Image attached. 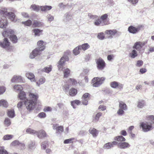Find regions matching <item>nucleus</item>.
Returning a JSON list of instances; mask_svg holds the SVG:
<instances>
[{"mask_svg":"<svg viewBox=\"0 0 154 154\" xmlns=\"http://www.w3.org/2000/svg\"><path fill=\"white\" fill-rule=\"evenodd\" d=\"M90 95L88 93H85L84 94L82 98V103L85 105L88 104V100H89Z\"/></svg>","mask_w":154,"mask_h":154,"instance_id":"13","label":"nucleus"},{"mask_svg":"<svg viewBox=\"0 0 154 154\" xmlns=\"http://www.w3.org/2000/svg\"><path fill=\"white\" fill-rule=\"evenodd\" d=\"M89 131L93 137H96L98 134V131L94 128H90Z\"/></svg>","mask_w":154,"mask_h":154,"instance_id":"23","label":"nucleus"},{"mask_svg":"<svg viewBox=\"0 0 154 154\" xmlns=\"http://www.w3.org/2000/svg\"><path fill=\"white\" fill-rule=\"evenodd\" d=\"M8 106V103L6 100L2 99L0 100V106H2L6 108Z\"/></svg>","mask_w":154,"mask_h":154,"instance_id":"32","label":"nucleus"},{"mask_svg":"<svg viewBox=\"0 0 154 154\" xmlns=\"http://www.w3.org/2000/svg\"><path fill=\"white\" fill-rule=\"evenodd\" d=\"M0 154H8L7 151L3 146H0Z\"/></svg>","mask_w":154,"mask_h":154,"instance_id":"45","label":"nucleus"},{"mask_svg":"<svg viewBox=\"0 0 154 154\" xmlns=\"http://www.w3.org/2000/svg\"><path fill=\"white\" fill-rule=\"evenodd\" d=\"M119 106L120 108L124 110H125L127 109V106L126 104L123 102L120 101L119 102Z\"/></svg>","mask_w":154,"mask_h":154,"instance_id":"36","label":"nucleus"},{"mask_svg":"<svg viewBox=\"0 0 154 154\" xmlns=\"http://www.w3.org/2000/svg\"><path fill=\"white\" fill-rule=\"evenodd\" d=\"M72 15L71 13L69 12H67L64 14L63 20L65 23H67L72 19Z\"/></svg>","mask_w":154,"mask_h":154,"instance_id":"17","label":"nucleus"},{"mask_svg":"<svg viewBox=\"0 0 154 154\" xmlns=\"http://www.w3.org/2000/svg\"><path fill=\"white\" fill-rule=\"evenodd\" d=\"M13 32V31L11 29H8L5 30L2 33V35L4 37H6L12 34Z\"/></svg>","mask_w":154,"mask_h":154,"instance_id":"21","label":"nucleus"},{"mask_svg":"<svg viewBox=\"0 0 154 154\" xmlns=\"http://www.w3.org/2000/svg\"><path fill=\"white\" fill-rule=\"evenodd\" d=\"M38 116L41 118H43L45 117L46 116V114L43 112H42L39 113L38 115Z\"/></svg>","mask_w":154,"mask_h":154,"instance_id":"56","label":"nucleus"},{"mask_svg":"<svg viewBox=\"0 0 154 154\" xmlns=\"http://www.w3.org/2000/svg\"><path fill=\"white\" fill-rule=\"evenodd\" d=\"M42 51L40 50L38 48H35L30 53L29 58L31 59L34 58L35 57L40 55L41 54V52Z\"/></svg>","mask_w":154,"mask_h":154,"instance_id":"9","label":"nucleus"},{"mask_svg":"<svg viewBox=\"0 0 154 154\" xmlns=\"http://www.w3.org/2000/svg\"><path fill=\"white\" fill-rule=\"evenodd\" d=\"M145 102L144 100H140L138 101L137 106L139 108H142L145 105Z\"/></svg>","mask_w":154,"mask_h":154,"instance_id":"34","label":"nucleus"},{"mask_svg":"<svg viewBox=\"0 0 154 154\" xmlns=\"http://www.w3.org/2000/svg\"><path fill=\"white\" fill-rule=\"evenodd\" d=\"M10 43L9 42L8 38H4V39L1 41H0V46L5 49L8 50L9 48Z\"/></svg>","mask_w":154,"mask_h":154,"instance_id":"8","label":"nucleus"},{"mask_svg":"<svg viewBox=\"0 0 154 154\" xmlns=\"http://www.w3.org/2000/svg\"><path fill=\"white\" fill-rule=\"evenodd\" d=\"M74 139V138H72L65 140L64 141V143H69L72 142V140Z\"/></svg>","mask_w":154,"mask_h":154,"instance_id":"54","label":"nucleus"},{"mask_svg":"<svg viewBox=\"0 0 154 154\" xmlns=\"http://www.w3.org/2000/svg\"><path fill=\"white\" fill-rule=\"evenodd\" d=\"M57 132L60 133L63 132V127L61 126H60L58 127L57 130Z\"/></svg>","mask_w":154,"mask_h":154,"instance_id":"55","label":"nucleus"},{"mask_svg":"<svg viewBox=\"0 0 154 154\" xmlns=\"http://www.w3.org/2000/svg\"><path fill=\"white\" fill-rule=\"evenodd\" d=\"M48 21L51 22L54 20V17L50 14H48L46 16Z\"/></svg>","mask_w":154,"mask_h":154,"instance_id":"48","label":"nucleus"},{"mask_svg":"<svg viewBox=\"0 0 154 154\" xmlns=\"http://www.w3.org/2000/svg\"><path fill=\"white\" fill-rule=\"evenodd\" d=\"M149 119L150 122H143L140 124V127L142 128L143 131L144 132L149 131L153 128V125H154V123H152V122L149 117Z\"/></svg>","mask_w":154,"mask_h":154,"instance_id":"4","label":"nucleus"},{"mask_svg":"<svg viewBox=\"0 0 154 154\" xmlns=\"http://www.w3.org/2000/svg\"><path fill=\"white\" fill-rule=\"evenodd\" d=\"M28 148L30 150H32L36 147L35 142L34 141H31L28 144Z\"/></svg>","mask_w":154,"mask_h":154,"instance_id":"24","label":"nucleus"},{"mask_svg":"<svg viewBox=\"0 0 154 154\" xmlns=\"http://www.w3.org/2000/svg\"><path fill=\"white\" fill-rule=\"evenodd\" d=\"M35 134L37 137L39 138L45 137L46 136V134L45 131L43 130H41L38 131H37V133Z\"/></svg>","mask_w":154,"mask_h":154,"instance_id":"19","label":"nucleus"},{"mask_svg":"<svg viewBox=\"0 0 154 154\" xmlns=\"http://www.w3.org/2000/svg\"><path fill=\"white\" fill-rule=\"evenodd\" d=\"M0 15L7 17L13 22H15L17 21L14 13L12 12H8V9L6 8H0Z\"/></svg>","mask_w":154,"mask_h":154,"instance_id":"3","label":"nucleus"},{"mask_svg":"<svg viewBox=\"0 0 154 154\" xmlns=\"http://www.w3.org/2000/svg\"><path fill=\"white\" fill-rule=\"evenodd\" d=\"M88 16L90 18L92 19H96L97 18V16L94 15H92L91 14H88Z\"/></svg>","mask_w":154,"mask_h":154,"instance_id":"60","label":"nucleus"},{"mask_svg":"<svg viewBox=\"0 0 154 154\" xmlns=\"http://www.w3.org/2000/svg\"><path fill=\"white\" fill-rule=\"evenodd\" d=\"M106 109V107L103 105H100L98 107V109L101 111L104 110Z\"/></svg>","mask_w":154,"mask_h":154,"instance_id":"62","label":"nucleus"},{"mask_svg":"<svg viewBox=\"0 0 154 154\" xmlns=\"http://www.w3.org/2000/svg\"><path fill=\"white\" fill-rule=\"evenodd\" d=\"M77 93V91L74 88H71L69 92V94L71 96H74L76 95Z\"/></svg>","mask_w":154,"mask_h":154,"instance_id":"27","label":"nucleus"},{"mask_svg":"<svg viewBox=\"0 0 154 154\" xmlns=\"http://www.w3.org/2000/svg\"><path fill=\"white\" fill-rule=\"evenodd\" d=\"M118 143V142L116 141L108 142L104 145L103 148L105 149H109L117 145Z\"/></svg>","mask_w":154,"mask_h":154,"instance_id":"10","label":"nucleus"},{"mask_svg":"<svg viewBox=\"0 0 154 154\" xmlns=\"http://www.w3.org/2000/svg\"><path fill=\"white\" fill-rule=\"evenodd\" d=\"M69 82L71 83L73 85H75L77 83L76 81L72 79H70L69 80Z\"/></svg>","mask_w":154,"mask_h":154,"instance_id":"59","label":"nucleus"},{"mask_svg":"<svg viewBox=\"0 0 154 154\" xmlns=\"http://www.w3.org/2000/svg\"><path fill=\"white\" fill-rule=\"evenodd\" d=\"M22 23L26 26H30L32 24V21L30 20H28L26 21L23 22Z\"/></svg>","mask_w":154,"mask_h":154,"instance_id":"46","label":"nucleus"},{"mask_svg":"<svg viewBox=\"0 0 154 154\" xmlns=\"http://www.w3.org/2000/svg\"><path fill=\"white\" fill-rule=\"evenodd\" d=\"M20 142L18 141L15 140L12 143V145L14 146H16L17 145L19 146L20 145Z\"/></svg>","mask_w":154,"mask_h":154,"instance_id":"64","label":"nucleus"},{"mask_svg":"<svg viewBox=\"0 0 154 154\" xmlns=\"http://www.w3.org/2000/svg\"><path fill=\"white\" fill-rule=\"evenodd\" d=\"M31 8H32L33 10L36 12L38 11L40 8L42 11H45L51 10L52 8V7L50 6L45 5L41 6L40 7L39 6L33 5H31Z\"/></svg>","mask_w":154,"mask_h":154,"instance_id":"5","label":"nucleus"},{"mask_svg":"<svg viewBox=\"0 0 154 154\" xmlns=\"http://www.w3.org/2000/svg\"><path fill=\"white\" fill-rule=\"evenodd\" d=\"M129 55L131 58H134L137 56L138 54L137 51L135 49H133L131 52L130 53Z\"/></svg>","mask_w":154,"mask_h":154,"instance_id":"31","label":"nucleus"},{"mask_svg":"<svg viewBox=\"0 0 154 154\" xmlns=\"http://www.w3.org/2000/svg\"><path fill=\"white\" fill-rule=\"evenodd\" d=\"M6 91V88L4 86L0 87V95L3 94Z\"/></svg>","mask_w":154,"mask_h":154,"instance_id":"52","label":"nucleus"},{"mask_svg":"<svg viewBox=\"0 0 154 154\" xmlns=\"http://www.w3.org/2000/svg\"><path fill=\"white\" fill-rule=\"evenodd\" d=\"M118 31L116 29L106 30L105 32L107 34L110 35H114L117 33Z\"/></svg>","mask_w":154,"mask_h":154,"instance_id":"26","label":"nucleus"},{"mask_svg":"<svg viewBox=\"0 0 154 154\" xmlns=\"http://www.w3.org/2000/svg\"><path fill=\"white\" fill-rule=\"evenodd\" d=\"M5 124L7 126L10 125L11 124L10 119L8 118H6L5 120Z\"/></svg>","mask_w":154,"mask_h":154,"instance_id":"53","label":"nucleus"},{"mask_svg":"<svg viewBox=\"0 0 154 154\" xmlns=\"http://www.w3.org/2000/svg\"><path fill=\"white\" fill-rule=\"evenodd\" d=\"M140 26L135 27L131 26L128 27V30L130 33L133 34H136L140 31Z\"/></svg>","mask_w":154,"mask_h":154,"instance_id":"12","label":"nucleus"},{"mask_svg":"<svg viewBox=\"0 0 154 154\" xmlns=\"http://www.w3.org/2000/svg\"><path fill=\"white\" fill-rule=\"evenodd\" d=\"M12 82H19L22 81V78L20 76L14 75L11 80Z\"/></svg>","mask_w":154,"mask_h":154,"instance_id":"18","label":"nucleus"},{"mask_svg":"<svg viewBox=\"0 0 154 154\" xmlns=\"http://www.w3.org/2000/svg\"><path fill=\"white\" fill-rule=\"evenodd\" d=\"M102 113L100 112L97 113L94 119L97 121L99 120L100 117L102 116Z\"/></svg>","mask_w":154,"mask_h":154,"instance_id":"49","label":"nucleus"},{"mask_svg":"<svg viewBox=\"0 0 154 154\" xmlns=\"http://www.w3.org/2000/svg\"><path fill=\"white\" fill-rule=\"evenodd\" d=\"M118 82L116 81H114L110 83V85L111 87L114 88H116L118 86Z\"/></svg>","mask_w":154,"mask_h":154,"instance_id":"43","label":"nucleus"},{"mask_svg":"<svg viewBox=\"0 0 154 154\" xmlns=\"http://www.w3.org/2000/svg\"><path fill=\"white\" fill-rule=\"evenodd\" d=\"M32 31L34 33L35 35L39 36L42 32V30H40L38 29H35L32 30Z\"/></svg>","mask_w":154,"mask_h":154,"instance_id":"33","label":"nucleus"},{"mask_svg":"<svg viewBox=\"0 0 154 154\" xmlns=\"http://www.w3.org/2000/svg\"><path fill=\"white\" fill-rule=\"evenodd\" d=\"M108 17V15L107 14H104L101 16L100 19L103 21V22L102 23V26L108 25L109 23V21L106 20Z\"/></svg>","mask_w":154,"mask_h":154,"instance_id":"15","label":"nucleus"},{"mask_svg":"<svg viewBox=\"0 0 154 154\" xmlns=\"http://www.w3.org/2000/svg\"><path fill=\"white\" fill-rule=\"evenodd\" d=\"M144 45L143 43L140 42H137L134 44L133 48L136 49L138 51H139L144 46Z\"/></svg>","mask_w":154,"mask_h":154,"instance_id":"16","label":"nucleus"},{"mask_svg":"<svg viewBox=\"0 0 154 154\" xmlns=\"http://www.w3.org/2000/svg\"><path fill=\"white\" fill-rule=\"evenodd\" d=\"M63 89L66 93L68 92L69 89V85L67 83L65 84L63 86Z\"/></svg>","mask_w":154,"mask_h":154,"instance_id":"41","label":"nucleus"},{"mask_svg":"<svg viewBox=\"0 0 154 154\" xmlns=\"http://www.w3.org/2000/svg\"><path fill=\"white\" fill-rule=\"evenodd\" d=\"M14 89L15 91L20 93L23 91L22 90L23 89V88L21 85H18L14 86Z\"/></svg>","mask_w":154,"mask_h":154,"instance_id":"25","label":"nucleus"},{"mask_svg":"<svg viewBox=\"0 0 154 154\" xmlns=\"http://www.w3.org/2000/svg\"><path fill=\"white\" fill-rule=\"evenodd\" d=\"M7 114L8 116L10 118H13L14 116V112L13 110H8Z\"/></svg>","mask_w":154,"mask_h":154,"instance_id":"40","label":"nucleus"},{"mask_svg":"<svg viewBox=\"0 0 154 154\" xmlns=\"http://www.w3.org/2000/svg\"><path fill=\"white\" fill-rule=\"evenodd\" d=\"M79 46L81 50L82 49L84 51L88 49L90 47L88 44L87 43L83 44L82 45H79Z\"/></svg>","mask_w":154,"mask_h":154,"instance_id":"28","label":"nucleus"},{"mask_svg":"<svg viewBox=\"0 0 154 154\" xmlns=\"http://www.w3.org/2000/svg\"><path fill=\"white\" fill-rule=\"evenodd\" d=\"M143 62L142 60H139L137 61V64L136 65L137 66L140 67L142 65Z\"/></svg>","mask_w":154,"mask_h":154,"instance_id":"63","label":"nucleus"},{"mask_svg":"<svg viewBox=\"0 0 154 154\" xmlns=\"http://www.w3.org/2000/svg\"><path fill=\"white\" fill-rule=\"evenodd\" d=\"M26 77L31 82L35 81V76L33 73L31 72H28L26 74Z\"/></svg>","mask_w":154,"mask_h":154,"instance_id":"22","label":"nucleus"},{"mask_svg":"<svg viewBox=\"0 0 154 154\" xmlns=\"http://www.w3.org/2000/svg\"><path fill=\"white\" fill-rule=\"evenodd\" d=\"M26 132L27 134H31L33 135L37 133V131L30 128H27L26 130Z\"/></svg>","mask_w":154,"mask_h":154,"instance_id":"38","label":"nucleus"},{"mask_svg":"<svg viewBox=\"0 0 154 154\" xmlns=\"http://www.w3.org/2000/svg\"><path fill=\"white\" fill-rule=\"evenodd\" d=\"M10 38L11 41L14 43H16L17 42V37L15 35H11Z\"/></svg>","mask_w":154,"mask_h":154,"instance_id":"39","label":"nucleus"},{"mask_svg":"<svg viewBox=\"0 0 154 154\" xmlns=\"http://www.w3.org/2000/svg\"><path fill=\"white\" fill-rule=\"evenodd\" d=\"M105 79V78L104 77L94 78L92 80L93 82H95L93 84V87H97L99 86L103 83Z\"/></svg>","mask_w":154,"mask_h":154,"instance_id":"6","label":"nucleus"},{"mask_svg":"<svg viewBox=\"0 0 154 154\" xmlns=\"http://www.w3.org/2000/svg\"><path fill=\"white\" fill-rule=\"evenodd\" d=\"M13 137V135L11 134H7L5 135L3 137V139L4 140H9L11 139Z\"/></svg>","mask_w":154,"mask_h":154,"instance_id":"44","label":"nucleus"},{"mask_svg":"<svg viewBox=\"0 0 154 154\" xmlns=\"http://www.w3.org/2000/svg\"><path fill=\"white\" fill-rule=\"evenodd\" d=\"M8 24L7 19L5 17L2 16L0 19V27L2 28H6Z\"/></svg>","mask_w":154,"mask_h":154,"instance_id":"11","label":"nucleus"},{"mask_svg":"<svg viewBox=\"0 0 154 154\" xmlns=\"http://www.w3.org/2000/svg\"><path fill=\"white\" fill-rule=\"evenodd\" d=\"M97 64V68L99 70H102L105 68L106 64L104 60L101 58H99L96 60Z\"/></svg>","mask_w":154,"mask_h":154,"instance_id":"7","label":"nucleus"},{"mask_svg":"<svg viewBox=\"0 0 154 154\" xmlns=\"http://www.w3.org/2000/svg\"><path fill=\"white\" fill-rule=\"evenodd\" d=\"M43 110L45 112H51L52 110V108L50 106L46 107L44 108Z\"/></svg>","mask_w":154,"mask_h":154,"instance_id":"58","label":"nucleus"},{"mask_svg":"<svg viewBox=\"0 0 154 154\" xmlns=\"http://www.w3.org/2000/svg\"><path fill=\"white\" fill-rule=\"evenodd\" d=\"M81 103V101L79 100H76L74 101H72L71 102V104L72 106L74 109L76 108L75 104L79 105Z\"/></svg>","mask_w":154,"mask_h":154,"instance_id":"35","label":"nucleus"},{"mask_svg":"<svg viewBox=\"0 0 154 154\" xmlns=\"http://www.w3.org/2000/svg\"><path fill=\"white\" fill-rule=\"evenodd\" d=\"M80 50L81 49L79 47V46L73 49V53L75 55H77L80 53Z\"/></svg>","mask_w":154,"mask_h":154,"instance_id":"37","label":"nucleus"},{"mask_svg":"<svg viewBox=\"0 0 154 154\" xmlns=\"http://www.w3.org/2000/svg\"><path fill=\"white\" fill-rule=\"evenodd\" d=\"M119 148L121 149H126L129 148L131 145L128 143L123 142L118 143L117 144Z\"/></svg>","mask_w":154,"mask_h":154,"instance_id":"14","label":"nucleus"},{"mask_svg":"<svg viewBox=\"0 0 154 154\" xmlns=\"http://www.w3.org/2000/svg\"><path fill=\"white\" fill-rule=\"evenodd\" d=\"M69 60L68 57L64 55L60 59L57 63V67L60 71H62L63 73V77L67 78L70 75V70L68 68H63L64 63L66 61H68Z\"/></svg>","mask_w":154,"mask_h":154,"instance_id":"2","label":"nucleus"},{"mask_svg":"<svg viewBox=\"0 0 154 154\" xmlns=\"http://www.w3.org/2000/svg\"><path fill=\"white\" fill-rule=\"evenodd\" d=\"M97 37L100 39L103 40L104 39L105 37L104 33L103 32L99 33Z\"/></svg>","mask_w":154,"mask_h":154,"instance_id":"50","label":"nucleus"},{"mask_svg":"<svg viewBox=\"0 0 154 154\" xmlns=\"http://www.w3.org/2000/svg\"><path fill=\"white\" fill-rule=\"evenodd\" d=\"M101 22L100 20L99 19H97L96 20L94 23L95 25L99 26L101 23Z\"/></svg>","mask_w":154,"mask_h":154,"instance_id":"61","label":"nucleus"},{"mask_svg":"<svg viewBox=\"0 0 154 154\" xmlns=\"http://www.w3.org/2000/svg\"><path fill=\"white\" fill-rule=\"evenodd\" d=\"M45 79L44 78L40 79L36 83L38 86H39L40 85L42 84L45 82Z\"/></svg>","mask_w":154,"mask_h":154,"instance_id":"47","label":"nucleus"},{"mask_svg":"<svg viewBox=\"0 0 154 154\" xmlns=\"http://www.w3.org/2000/svg\"><path fill=\"white\" fill-rule=\"evenodd\" d=\"M45 43L42 40H40L37 42L38 48L40 50L43 51L45 48Z\"/></svg>","mask_w":154,"mask_h":154,"instance_id":"20","label":"nucleus"},{"mask_svg":"<svg viewBox=\"0 0 154 154\" xmlns=\"http://www.w3.org/2000/svg\"><path fill=\"white\" fill-rule=\"evenodd\" d=\"M114 140L118 141L124 142L125 141V139L122 136L120 135L116 137Z\"/></svg>","mask_w":154,"mask_h":154,"instance_id":"29","label":"nucleus"},{"mask_svg":"<svg viewBox=\"0 0 154 154\" xmlns=\"http://www.w3.org/2000/svg\"><path fill=\"white\" fill-rule=\"evenodd\" d=\"M43 25V23L39 21H35L33 23V25L35 27H40Z\"/></svg>","mask_w":154,"mask_h":154,"instance_id":"30","label":"nucleus"},{"mask_svg":"<svg viewBox=\"0 0 154 154\" xmlns=\"http://www.w3.org/2000/svg\"><path fill=\"white\" fill-rule=\"evenodd\" d=\"M124 113L123 109L120 108L117 111V113L119 115H122Z\"/></svg>","mask_w":154,"mask_h":154,"instance_id":"57","label":"nucleus"},{"mask_svg":"<svg viewBox=\"0 0 154 154\" xmlns=\"http://www.w3.org/2000/svg\"><path fill=\"white\" fill-rule=\"evenodd\" d=\"M29 96L30 99L29 100L26 98L25 92L22 91L19 93L18 97L20 100H24V104L26 108L30 111L34 108L36 103L38 96L31 93L29 94Z\"/></svg>","mask_w":154,"mask_h":154,"instance_id":"1","label":"nucleus"},{"mask_svg":"<svg viewBox=\"0 0 154 154\" xmlns=\"http://www.w3.org/2000/svg\"><path fill=\"white\" fill-rule=\"evenodd\" d=\"M47 143L48 142L47 141L43 142L41 145V148L44 150L45 149Z\"/></svg>","mask_w":154,"mask_h":154,"instance_id":"51","label":"nucleus"},{"mask_svg":"<svg viewBox=\"0 0 154 154\" xmlns=\"http://www.w3.org/2000/svg\"><path fill=\"white\" fill-rule=\"evenodd\" d=\"M52 68L51 66H50L49 67H45L43 69H42V71L47 73H48L51 70Z\"/></svg>","mask_w":154,"mask_h":154,"instance_id":"42","label":"nucleus"}]
</instances>
